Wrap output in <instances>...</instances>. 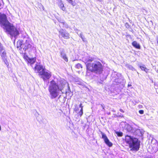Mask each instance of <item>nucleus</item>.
Here are the masks:
<instances>
[{"mask_svg": "<svg viewBox=\"0 0 158 158\" xmlns=\"http://www.w3.org/2000/svg\"><path fill=\"white\" fill-rule=\"evenodd\" d=\"M59 6L60 8V9L63 11L65 10V8L64 7V5L63 3L61 2L59 5Z\"/></svg>", "mask_w": 158, "mask_h": 158, "instance_id": "2eb2a0df", "label": "nucleus"}, {"mask_svg": "<svg viewBox=\"0 0 158 158\" xmlns=\"http://www.w3.org/2000/svg\"><path fill=\"white\" fill-rule=\"evenodd\" d=\"M10 23L8 20L6 15L0 13V24L1 26H4L6 27Z\"/></svg>", "mask_w": 158, "mask_h": 158, "instance_id": "423d86ee", "label": "nucleus"}, {"mask_svg": "<svg viewBox=\"0 0 158 158\" xmlns=\"http://www.w3.org/2000/svg\"><path fill=\"white\" fill-rule=\"evenodd\" d=\"M87 71L96 73H101L103 70V66L99 61L95 63H87L86 64Z\"/></svg>", "mask_w": 158, "mask_h": 158, "instance_id": "7ed1b4c3", "label": "nucleus"}, {"mask_svg": "<svg viewBox=\"0 0 158 158\" xmlns=\"http://www.w3.org/2000/svg\"><path fill=\"white\" fill-rule=\"evenodd\" d=\"M35 61V60L34 58H29L27 61L28 63H29L31 64H34Z\"/></svg>", "mask_w": 158, "mask_h": 158, "instance_id": "4468645a", "label": "nucleus"}, {"mask_svg": "<svg viewBox=\"0 0 158 158\" xmlns=\"http://www.w3.org/2000/svg\"><path fill=\"white\" fill-rule=\"evenodd\" d=\"M116 134L119 137L122 136L123 135V133L121 132H116Z\"/></svg>", "mask_w": 158, "mask_h": 158, "instance_id": "aec40b11", "label": "nucleus"}, {"mask_svg": "<svg viewBox=\"0 0 158 158\" xmlns=\"http://www.w3.org/2000/svg\"><path fill=\"white\" fill-rule=\"evenodd\" d=\"M76 67L77 69H82V66L81 65V64L79 63L77 64L76 65Z\"/></svg>", "mask_w": 158, "mask_h": 158, "instance_id": "a211bd4d", "label": "nucleus"}, {"mask_svg": "<svg viewBox=\"0 0 158 158\" xmlns=\"http://www.w3.org/2000/svg\"><path fill=\"white\" fill-rule=\"evenodd\" d=\"M59 32L62 37L65 39H69V34L63 29H61Z\"/></svg>", "mask_w": 158, "mask_h": 158, "instance_id": "1a4fd4ad", "label": "nucleus"}, {"mask_svg": "<svg viewBox=\"0 0 158 158\" xmlns=\"http://www.w3.org/2000/svg\"><path fill=\"white\" fill-rule=\"evenodd\" d=\"M5 29L6 31L8 32L12 37H15L19 34V31L17 28L11 23L8 24L5 27Z\"/></svg>", "mask_w": 158, "mask_h": 158, "instance_id": "39448f33", "label": "nucleus"}, {"mask_svg": "<svg viewBox=\"0 0 158 158\" xmlns=\"http://www.w3.org/2000/svg\"><path fill=\"white\" fill-rule=\"evenodd\" d=\"M139 67L142 70L145 71L146 73H148V72L149 69H147L144 65H140Z\"/></svg>", "mask_w": 158, "mask_h": 158, "instance_id": "ddd939ff", "label": "nucleus"}, {"mask_svg": "<svg viewBox=\"0 0 158 158\" xmlns=\"http://www.w3.org/2000/svg\"><path fill=\"white\" fill-rule=\"evenodd\" d=\"M139 106H142L141 105H139Z\"/></svg>", "mask_w": 158, "mask_h": 158, "instance_id": "cd10ccee", "label": "nucleus"}, {"mask_svg": "<svg viewBox=\"0 0 158 158\" xmlns=\"http://www.w3.org/2000/svg\"><path fill=\"white\" fill-rule=\"evenodd\" d=\"M125 26L127 28H129L130 27V26L128 23H126Z\"/></svg>", "mask_w": 158, "mask_h": 158, "instance_id": "412c9836", "label": "nucleus"}, {"mask_svg": "<svg viewBox=\"0 0 158 158\" xmlns=\"http://www.w3.org/2000/svg\"><path fill=\"white\" fill-rule=\"evenodd\" d=\"M21 45L23 46V49L25 51L29 50V51H31L34 48V47L31 44V43L29 40H26L25 43L23 44H21L20 47Z\"/></svg>", "mask_w": 158, "mask_h": 158, "instance_id": "0eeeda50", "label": "nucleus"}, {"mask_svg": "<svg viewBox=\"0 0 158 158\" xmlns=\"http://www.w3.org/2000/svg\"><path fill=\"white\" fill-rule=\"evenodd\" d=\"M1 56L4 62L6 64V62L8 63V61L7 59L6 52L5 51L3 52L1 54Z\"/></svg>", "mask_w": 158, "mask_h": 158, "instance_id": "9d476101", "label": "nucleus"}, {"mask_svg": "<svg viewBox=\"0 0 158 158\" xmlns=\"http://www.w3.org/2000/svg\"><path fill=\"white\" fill-rule=\"evenodd\" d=\"M40 8V10H44V6L40 3L39 4L38 6Z\"/></svg>", "mask_w": 158, "mask_h": 158, "instance_id": "6ab92c4d", "label": "nucleus"}, {"mask_svg": "<svg viewBox=\"0 0 158 158\" xmlns=\"http://www.w3.org/2000/svg\"><path fill=\"white\" fill-rule=\"evenodd\" d=\"M23 58L25 60H26L27 61L28 60V59L29 58L28 57V56H27L24 55L23 56Z\"/></svg>", "mask_w": 158, "mask_h": 158, "instance_id": "4be33fe9", "label": "nucleus"}, {"mask_svg": "<svg viewBox=\"0 0 158 158\" xmlns=\"http://www.w3.org/2000/svg\"><path fill=\"white\" fill-rule=\"evenodd\" d=\"M79 107L81 108L80 111L78 112V115L80 117H81L83 114V106H82L81 103L79 105Z\"/></svg>", "mask_w": 158, "mask_h": 158, "instance_id": "f8f14e48", "label": "nucleus"}, {"mask_svg": "<svg viewBox=\"0 0 158 158\" xmlns=\"http://www.w3.org/2000/svg\"><path fill=\"white\" fill-rule=\"evenodd\" d=\"M69 3H70L72 6H74L76 5V3L73 2V0H66Z\"/></svg>", "mask_w": 158, "mask_h": 158, "instance_id": "f3484780", "label": "nucleus"}, {"mask_svg": "<svg viewBox=\"0 0 158 158\" xmlns=\"http://www.w3.org/2000/svg\"><path fill=\"white\" fill-rule=\"evenodd\" d=\"M78 110V108H75L74 109V111L76 112H77Z\"/></svg>", "mask_w": 158, "mask_h": 158, "instance_id": "a878e982", "label": "nucleus"}, {"mask_svg": "<svg viewBox=\"0 0 158 158\" xmlns=\"http://www.w3.org/2000/svg\"><path fill=\"white\" fill-rule=\"evenodd\" d=\"M50 82L48 90L51 98L53 99L58 96L59 90L61 91L63 89L64 84L63 82H61L59 85L53 80H52Z\"/></svg>", "mask_w": 158, "mask_h": 158, "instance_id": "f03ea898", "label": "nucleus"}, {"mask_svg": "<svg viewBox=\"0 0 158 158\" xmlns=\"http://www.w3.org/2000/svg\"><path fill=\"white\" fill-rule=\"evenodd\" d=\"M61 55H62V58L67 62L68 61V59L66 56V55L65 54L63 53L62 52L61 53Z\"/></svg>", "mask_w": 158, "mask_h": 158, "instance_id": "dca6fc26", "label": "nucleus"}, {"mask_svg": "<svg viewBox=\"0 0 158 158\" xmlns=\"http://www.w3.org/2000/svg\"><path fill=\"white\" fill-rule=\"evenodd\" d=\"M120 111L121 112H123V113L124 112V111H123V110L122 109H120Z\"/></svg>", "mask_w": 158, "mask_h": 158, "instance_id": "bb28decb", "label": "nucleus"}, {"mask_svg": "<svg viewBox=\"0 0 158 158\" xmlns=\"http://www.w3.org/2000/svg\"><path fill=\"white\" fill-rule=\"evenodd\" d=\"M139 112L141 114H143L144 113V111L143 110H139Z\"/></svg>", "mask_w": 158, "mask_h": 158, "instance_id": "b1692460", "label": "nucleus"}, {"mask_svg": "<svg viewBox=\"0 0 158 158\" xmlns=\"http://www.w3.org/2000/svg\"><path fill=\"white\" fill-rule=\"evenodd\" d=\"M94 60V58H91L90 59H89L87 60V62H91Z\"/></svg>", "mask_w": 158, "mask_h": 158, "instance_id": "5701e85b", "label": "nucleus"}, {"mask_svg": "<svg viewBox=\"0 0 158 158\" xmlns=\"http://www.w3.org/2000/svg\"><path fill=\"white\" fill-rule=\"evenodd\" d=\"M101 133L102 135V138L103 139L105 143L108 147H111L112 146L113 144L110 141L106 135L102 131L101 132Z\"/></svg>", "mask_w": 158, "mask_h": 158, "instance_id": "6e6552de", "label": "nucleus"}, {"mask_svg": "<svg viewBox=\"0 0 158 158\" xmlns=\"http://www.w3.org/2000/svg\"><path fill=\"white\" fill-rule=\"evenodd\" d=\"M3 50V47L2 46H0V52H1Z\"/></svg>", "mask_w": 158, "mask_h": 158, "instance_id": "393cba45", "label": "nucleus"}, {"mask_svg": "<svg viewBox=\"0 0 158 158\" xmlns=\"http://www.w3.org/2000/svg\"><path fill=\"white\" fill-rule=\"evenodd\" d=\"M123 146L125 148L129 147L131 151H137L140 147V142L137 138L127 135L125 137Z\"/></svg>", "mask_w": 158, "mask_h": 158, "instance_id": "f257e3e1", "label": "nucleus"}, {"mask_svg": "<svg viewBox=\"0 0 158 158\" xmlns=\"http://www.w3.org/2000/svg\"><path fill=\"white\" fill-rule=\"evenodd\" d=\"M132 45L135 48L137 49H140L141 48L140 44L136 41H134L132 43Z\"/></svg>", "mask_w": 158, "mask_h": 158, "instance_id": "9b49d317", "label": "nucleus"}, {"mask_svg": "<svg viewBox=\"0 0 158 158\" xmlns=\"http://www.w3.org/2000/svg\"><path fill=\"white\" fill-rule=\"evenodd\" d=\"M35 69L37 71L39 75L41 76V77L44 81L49 80L52 76L51 73L46 71L45 68L41 65H36L35 67Z\"/></svg>", "mask_w": 158, "mask_h": 158, "instance_id": "20e7f679", "label": "nucleus"}]
</instances>
